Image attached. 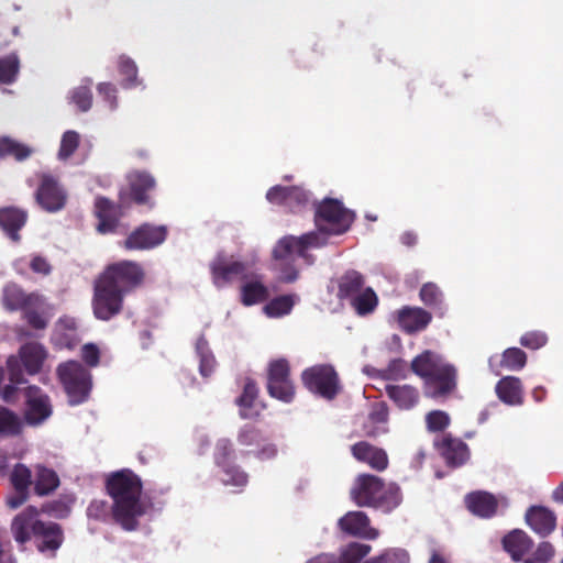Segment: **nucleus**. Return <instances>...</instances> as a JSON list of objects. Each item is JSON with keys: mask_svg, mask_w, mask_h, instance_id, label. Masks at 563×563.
<instances>
[{"mask_svg": "<svg viewBox=\"0 0 563 563\" xmlns=\"http://www.w3.org/2000/svg\"><path fill=\"white\" fill-rule=\"evenodd\" d=\"M355 213L333 198H324L314 206V224L317 231H311L300 236L288 235L280 239L274 247L277 258H285L296 251L307 264L313 263L309 249H318L327 245L328 235H341L349 231L354 222Z\"/></svg>", "mask_w": 563, "mask_h": 563, "instance_id": "obj_1", "label": "nucleus"}, {"mask_svg": "<svg viewBox=\"0 0 563 563\" xmlns=\"http://www.w3.org/2000/svg\"><path fill=\"white\" fill-rule=\"evenodd\" d=\"M143 266L134 261L109 264L95 282L92 311L96 319L109 321L123 310L124 298L142 286Z\"/></svg>", "mask_w": 563, "mask_h": 563, "instance_id": "obj_2", "label": "nucleus"}, {"mask_svg": "<svg viewBox=\"0 0 563 563\" xmlns=\"http://www.w3.org/2000/svg\"><path fill=\"white\" fill-rule=\"evenodd\" d=\"M106 490L112 498V517L125 531L139 528V518L146 507L141 500L143 484L139 475L129 468L111 473L106 479Z\"/></svg>", "mask_w": 563, "mask_h": 563, "instance_id": "obj_3", "label": "nucleus"}, {"mask_svg": "<svg viewBox=\"0 0 563 563\" xmlns=\"http://www.w3.org/2000/svg\"><path fill=\"white\" fill-rule=\"evenodd\" d=\"M410 369L422 380L423 395L431 399H446L457 388V369L442 355L424 350L415 356Z\"/></svg>", "mask_w": 563, "mask_h": 563, "instance_id": "obj_4", "label": "nucleus"}, {"mask_svg": "<svg viewBox=\"0 0 563 563\" xmlns=\"http://www.w3.org/2000/svg\"><path fill=\"white\" fill-rule=\"evenodd\" d=\"M350 498L358 507L390 514L402 503V493L396 483H385L376 475L363 473L355 477Z\"/></svg>", "mask_w": 563, "mask_h": 563, "instance_id": "obj_5", "label": "nucleus"}, {"mask_svg": "<svg viewBox=\"0 0 563 563\" xmlns=\"http://www.w3.org/2000/svg\"><path fill=\"white\" fill-rule=\"evenodd\" d=\"M46 351L37 342H27L19 349L18 355H11L7 360V371L9 380L14 384H25L24 372L29 375H35L41 372Z\"/></svg>", "mask_w": 563, "mask_h": 563, "instance_id": "obj_6", "label": "nucleus"}, {"mask_svg": "<svg viewBox=\"0 0 563 563\" xmlns=\"http://www.w3.org/2000/svg\"><path fill=\"white\" fill-rule=\"evenodd\" d=\"M57 375L71 405L87 400L92 385L91 374L82 364L76 361L59 364Z\"/></svg>", "mask_w": 563, "mask_h": 563, "instance_id": "obj_7", "label": "nucleus"}, {"mask_svg": "<svg viewBox=\"0 0 563 563\" xmlns=\"http://www.w3.org/2000/svg\"><path fill=\"white\" fill-rule=\"evenodd\" d=\"M301 380L309 391L327 400H333L341 391L339 375L329 364L306 368L301 374Z\"/></svg>", "mask_w": 563, "mask_h": 563, "instance_id": "obj_8", "label": "nucleus"}, {"mask_svg": "<svg viewBox=\"0 0 563 563\" xmlns=\"http://www.w3.org/2000/svg\"><path fill=\"white\" fill-rule=\"evenodd\" d=\"M267 391L269 396L284 402H290L294 399L295 387L290 379V366L287 360L278 358L269 363Z\"/></svg>", "mask_w": 563, "mask_h": 563, "instance_id": "obj_9", "label": "nucleus"}, {"mask_svg": "<svg viewBox=\"0 0 563 563\" xmlns=\"http://www.w3.org/2000/svg\"><path fill=\"white\" fill-rule=\"evenodd\" d=\"M125 205V192H119V203L107 197L98 196L93 203V214L98 220L97 232L100 234L114 233L123 216L122 207Z\"/></svg>", "mask_w": 563, "mask_h": 563, "instance_id": "obj_10", "label": "nucleus"}, {"mask_svg": "<svg viewBox=\"0 0 563 563\" xmlns=\"http://www.w3.org/2000/svg\"><path fill=\"white\" fill-rule=\"evenodd\" d=\"M37 205L47 212H57L66 206L67 192L58 179L51 174H42L35 191Z\"/></svg>", "mask_w": 563, "mask_h": 563, "instance_id": "obj_11", "label": "nucleus"}, {"mask_svg": "<svg viewBox=\"0 0 563 563\" xmlns=\"http://www.w3.org/2000/svg\"><path fill=\"white\" fill-rule=\"evenodd\" d=\"M166 225L143 223L135 228L124 240L123 247L128 251L151 250L161 245L167 238Z\"/></svg>", "mask_w": 563, "mask_h": 563, "instance_id": "obj_12", "label": "nucleus"}, {"mask_svg": "<svg viewBox=\"0 0 563 563\" xmlns=\"http://www.w3.org/2000/svg\"><path fill=\"white\" fill-rule=\"evenodd\" d=\"M234 450L228 439H220L216 444L214 462L222 468L224 477L222 483L235 487H244L249 483V475L239 466L230 464Z\"/></svg>", "mask_w": 563, "mask_h": 563, "instance_id": "obj_13", "label": "nucleus"}, {"mask_svg": "<svg viewBox=\"0 0 563 563\" xmlns=\"http://www.w3.org/2000/svg\"><path fill=\"white\" fill-rule=\"evenodd\" d=\"M238 442L247 448L244 455L253 454L258 460H271L276 456V445L268 442L263 432L254 426L246 424L239 431Z\"/></svg>", "mask_w": 563, "mask_h": 563, "instance_id": "obj_14", "label": "nucleus"}, {"mask_svg": "<svg viewBox=\"0 0 563 563\" xmlns=\"http://www.w3.org/2000/svg\"><path fill=\"white\" fill-rule=\"evenodd\" d=\"M24 418L29 424H40L52 415V405L49 401V397L40 387H26L24 389Z\"/></svg>", "mask_w": 563, "mask_h": 563, "instance_id": "obj_15", "label": "nucleus"}, {"mask_svg": "<svg viewBox=\"0 0 563 563\" xmlns=\"http://www.w3.org/2000/svg\"><path fill=\"white\" fill-rule=\"evenodd\" d=\"M129 185V196L131 200L139 206L154 207L151 194L156 188L155 178L145 170H132L126 176Z\"/></svg>", "mask_w": 563, "mask_h": 563, "instance_id": "obj_16", "label": "nucleus"}, {"mask_svg": "<svg viewBox=\"0 0 563 563\" xmlns=\"http://www.w3.org/2000/svg\"><path fill=\"white\" fill-rule=\"evenodd\" d=\"M338 527L347 536L366 540H375L379 532L371 527L369 517L361 510L349 511L338 521Z\"/></svg>", "mask_w": 563, "mask_h": 563, "instance_id": "obj_17", "label": "nucleus"}, {"mask_svg": "<svg viewBox=\"0 0 563 563\" xmlns=\"http://www.w3.org/2000/svg\"><path fill=\"white\" fill-rule=\"evenodd\" d=\"M33 539L38 552L54 558L64 542V532L58 523L41 520Z\"/></svg>", "mask_w": 563, "mask_h": 563, "instance_id": "obj_18", "label": "nucleus"}, {"mask_svg": "<svg viewBox=\"0 0 563 563\" xmlns=\"http://www.w3.org/2000/svg\"><path fill=\"white\" fill-rule=\"evenodd\" d=\"M210 271L213 283L219 288L231 283L236 277L241 279L247 277V266L244 262L228 260L223 254H219L211 262Z\"/></svg>", "mask_w": 563, "mask_h": 563, "instance_id": "obj_19", "label": "nucleus"}, {"mask_svg": "<svg viewBox=\"0 0 563 563\" xmlns=\"http://www.w3.org/2000/svg\"><path fill=\"white\" fill-rule=\"evenodd\" d=\"M266 199L271 203L284 206L290 211H297L308 203L309 195L299 186L276 185L268 189Z\"/></svg>", "mask_w": 563, "mask_h": 563, "instance_id": "obj_20", "label": "nucleus"}, {"mask_svg": "<svg viewBox=\"0 0 563 563\" xmlns=\"http://www.w3.org/2000/svg\"><path fill=\"white\" fill-rule=\"evenodd\" d=\"M434 446L450 467H460L466 463L470 457V450L461 439L452 437L450 433L443 434L435 440Z\"/></svg>", "mask_w": 563, "mask_h": 563, "instance_id": "obj_21", "label": "nucleus"}, {"mask_svg": "<svg viewBox=\"0 0 563 563\" xmlns=\"http://www.w3.org/2000/svg\"><path fill=\"white\" fill-rule=\"evenodd\" d=\"M351 453L355 460L367 464L374 471L383 472L388 467L389 460L386 451L367 441L354 443L351 446Z\"/></svg>", "mask_w": 563, "mask_h": 563, "instance_id": "obj_22", "label": "nucleus"}, {"mask_svg": "<svg viewBox=\"0 0 563 563\" xmlns=\"http://www.w3.org/2000/svg\"><path fill=\"white\" fill-rule=\"evenodd\" d=\"M431 320V313L420 307H404L397 316L399 327L409 334L424 330Z\"/></svg>", "mask_w": 563, "mask_h": 563, "instance_id": "obj_23", "label": "nucleus"}, {"mask_svg": "<svg viewBox=\"0 0 563 563\" xmlns=\"http://www.w3.org/2000/svg\"><path fill=\"white\" fill-rule=\"evenodd\" d=\"M37 514L33 509H26L16 515L11 522V533L19 544H25L34 538L40 523Z\"/></svg>", "mask_w": 563, "mask_h": 563, "instance_id": "obj_24", "label": "nucleus"}, {"mask_svg": "<svg viewBox=\"0 0 563 563\" xmlns=\"http://www.w3.org/2000/svg\"><path fill=\"white\" fill-rule=\"evenodd\" d=\"M27 212L16 207L0 208V228L13 241L21 240L20 230L25 225Z\"/></svg>", "mask_w": 563, "mask_h": 563, "instance_id": "obj_25", "label": "nucleus"}, {"mask_svg": "<svg viewBox=\"0 0 563 563\" xmlns=\"http://www.w3.org/2000/svg\"><path fill=\"white\" fill-rule=\"evenodd\" d=\"M526 521L541 537L549 536L556 527L554 512L542 506L530 507L526 514Z\"/></svg>", "mask_w": 563, "mask_h": 563, "instance_id": "obj_26", "label": "nucleus"}, {"mask_svg": "<svg viewBox=\"0 0 563 563\" xmlns=\"http://www.w3.org/2000/svg\"><path fill=\"white\" fill-rule=\"evenodd\" d=\"M495 393L498 399L508 406L523 404V386L521 379L516 376L500 378L495 386Z\"/></svg>", "mask_w": 563, "mask_h": 563, "instance_id": "obj_27", "label": "nucleus"}, {"mask_svg": "<svg viewBox=\"0 0 563 563\" xmlns=\"http://www.w3.org/2000/svg\"><path fill=\"white\" fill-rule=\"evenodd\" d=\"M385 393L400 410H410L415 408L420 399L418 388L408 384L386 385Z\"/></svg>", "mask_w": 563, "mask_h": 563, "instance_id": "obj_28", "label": "nucleus"}, {"mask_svg": "<svg viewBox=\"0 0 563 563\" xmlns=\"http://www.w3.org/2000/svg\"><path fill=\"white\" fill-rule=\"evenodd\" d=\"M465 503L472 514L482 518L493 517L498 507L496 497L487 492L471 493L466 496Z\"/></svg>", "mask_w": 563, "mask_h": 563, "instance_id": "obj_29", "label": "nucleus"}, {"mask_svg": "<svg viewBox=\"0 0 563 563\" xmlns=\"http://www.w3.org/2000/svg\"><path fill=\"white\" fill-rule=\"evenodd\" d=\"M503 547L510 558L519 562L532 549L533 541L522 530H512L503 538Z\"/></svg>", "mask_w": 563, "mask_h": 563, "instance_id": "obj_30", "label": "nucleus"}, {"mask_svg": "<svg viewBox=\"0 0 563 563\" xmlns=\"http://www.w3.org/2000/svg\"><path fill=\"white\" fill-rule=\"evenodd\" d=\"M365 288L364 276L356 271L345 272L338 280V298L353 300Z\"/></svg>", "mask_w": 563, "mask_h": 563, "instance_id": "obj_31", "label": "nucleus"}, {"mask_svg": "<svg viewBox=\"0 0 563 563\" xmlns=\"http://www.w3.org/2000/svg\"><path fill=\"white\" fill-rule=\"evenodd\" d=\"M527 354L519 347H508L500 355V361L495 364L493 358L489 365L496 375L500 374V369L520 371L526 366Z\"/></svg>", "mask_w": 563, "mask_h": 563, "instance_id": "obj_32", "label": "nucleus"}, {"mask_svg": "<svg viewBox=\"0 0 563 563\" xmlns=\"http://www.w3.org/2000/svg\"><path fill=\"white\" fill-rule=\"evenodd\" d=\"M59 486L56 472L43 465L35 467L34 492L37 496H46Z\"/></svg>", "mask_w": 563, "mask_h": 563, "instance_id": "obj_33", "label": "nucleus"}, {"mask_svg": "<svg viewBox=\"0 0 563 563\" xmlns=\"http://www.w3.org/2000/svg\"><path fill=\"white\" fill-rule=\"evenodd\" d=\"M33 154V148L9 136H0V157L11 156L18 162L27 159Z\"/></svg>", "mask_w": 563, "mask_h": 563, "instance_id": "obj_34", "label": "nucleus"}, {"mask_svg": "<svg viewBox=\"0 0 563 563\" xmlns=\"http://www.w3.org/2000/svg\"><path fill=\"white\" fill-rule=\"evenodd\" d=\"M268 296V288L260 280L247 282L241 287V302L246 307L263 302Z\"/></svg>", "mask_w": 563, "mask_h": 563, "instance_id": "obj_35", "label": "nucleus"}, {"mask_svg": "<svg viewBox=\"0 0 563 563\" xmlns=\"http://www.w3.org/2000/svg\"><path fill=\"white\" fill-rule=\"evenodd\" d=\"M372 551V547L366 543L350 542L340 548L336 563H361Z\"/></svg>", "mask_w": 563, "mask_h": 563, "instance_id": "obj_36", "label": "nucleus"}, {"mask_svg": "<svg viewBox=\"0 0 563 563\" xmlns=\"http://www.w3.org/2000/svg\"><path fill=\"white\" fill-rule=\"evenodd\" d=\"M29 296L16 285H7L3 288L2 303L5 309L15 311L19 309H25L29 306Z\"/></svg>", "mask_w": 563, "mask_h": 563, "instance_id": "obj_37", "label": "nucleus"}, {"mask_svg": "<svg viewBox=\"0 0 563 563\" xmlns=\"http://www.w3.org/2000/svg\"><path fill=\"white\" fill-rule=\"evenodd\" d=\"M196 352L199 356V372L201 376L209 377L214 372L217 361L205 336H200L197 340Z\"/></svg>", "mask_w": 563, "mask_h": 563, "instance_id": "obj_38", "label": "nucleus"}, {"mask_svg": "<svg viewBox=\"0 0 563 563\" xmlns=\"http://www.w3.org/2000/svg\"><path fill=\"white\" fill-rule=\"evenodd\" d=\"M350 305L358 316H366L376 309L378 305V297L373 288L365 287L353 300L350 301Z\"/></svg>", "mask_w": 563, "mask_h": 563, "instance_id": "obj_39", "label": "nucleus"}, {"mask_svg": "<svg viewBox=\"0 0 563 563\" xmlns=\"http://www.w3.org/2000/svg\"><path fill=\"white\" fill-rule=\"evenodd\" d=\"M258 396V388L253 379H246L243 393L238 398L236 402L240 406L241 417L244 419L252 418L254 412L252 411L255 400Z\"/></svg>", "mask_w": 563, "mask_h": 563, "instance_id": "obj_40", "label": "nucleus"}, {"mask_svg": "<svg viewBox=\"0 0 563 563\" xmlns=\"http://www.w3.org/2000/svg\"><path fill=\"white\" fill-rule=\"evenodd\" d=\"M421 301L433 310H443L444 296L439 286L434 283H426L419 291Z\"/></svg>", "mask_w": 563, "mask_h": 563, "instance_id": "obj_41", "label": "nucleus"}, {"mask_svg": "<svg viewBox=\"0 0 563 563\" xmlns=\"http://www.w3.org/2000/svg\"><path fill=\"white\" fill-rule=\"evenodd\" d=\"M294 305V296H278L264 306V312L271 318H279L288 314L292 310Z\"/></svg>", "mask_w": 563, "mask_h": 563, "instance_id": "obj_42", "label": "nucleus"}, {"mask_svg": "<svg viewBox=\"0 0 563 563\" xmlns=\"http://www.w3.org/2000/svg\"><path fill=\"white\" fill-rule=\"evenodd\" d=\"M21 432V422L16 413L0 406V437H12Z\"/></svg>", "mask_w": 563, "mask_h": 563, "instance_id": "obj_43", "label": "nucleus"}, {"mask_svg": "<svg viewBox=\"0 0 563 563\" xmlns=\"http://www.w3.org/2000/svg\"><path fill=\"white\" fill-rule=\"evenodd\" d=\"M9 479L14 490L29 492L32 485V472L26 465L16 463L9 474Z\"/></svg>", "mask_w": 563, "mask_h": 563, "instance_id": "obj_44", "label": "nucleus"}, {"mask_svg": "<svg viewBox=\"0 0 563 563\" xmlns=\"http://www.w3.org/2000/svg\"><path fill=\"white\" fill-rule=\"evenodd\" d=\"M20 60L15 54H10L0 59V82L12 84L19 73Z\"/></svg>", "mask_w": 563, "mask_h": 563, "instance_id": "obj_45", "label": "nucleus"}, {"mask_svg": "<svg viewBox=\"0 0 563 563\" xmlns=\"http://www.w3.org/2000/svg\"><path fill=\"white\" fill-rule=\"evenodd\" d=\"M118 68L120 75L124 77L122 86L124 88L135 87L137 81V67L135 63L126 56H120L118 62Z\"/></svg>", "mask_w": 563, "mask_h": 563, "instance_id": "obj_46", "label": "nucleus"}, {"mask_svg": "<svg viewBox=\"0 0 563 563\" xmlns=\"http://www.w3.org/2000/svg\"><path fill=\"white\" fill-rule=\"evenodd\" d=\"M276 261H279L280 279L284 283H294L298 278V271L294 265L295 256L301 257L296 251L285 258H277L273 252Z\"/></svg>", "mask_w": 563, "mask_h": 563, "instance_id": "obj_47", "label": "nucleus"}, {"mask_svg": "<svg viewBox=\"0 0 563 563\" xmlns=\"http://www.w3.org/2000/svg\"><path fill=\"white\" fill-rule=\"evenodd\" d=\"M80 136L76 131H66L60 140L58 157L62 159L69 158L78 148Z\"/></svg>", "mask_w": 563, "mask_h": 563, "instance_id": "obj_48", "label": "nucleus"}, {"mask_svg": "<svg viewBox=\"0 0 563 563\" xmlns=\"http://www.w3.org/2000/svg\"><path fill=\"white\" fill-rule=\"evenodd\" d=\"M70 99L80 111H88L92 106V92L90 87L79 86L74 88L70 92Z\"/></svg>", "mask_w": 563, "mask_h": 563, "instance_id": "obj_49", "label": "nucleus"}, {"mask_svg": "<svg viewBox=\"0 0 563 563\" xmlns=\"http://www.w3.org/2000/svg\"><path fill=\"white\" fill-rule=\"evenodd\" d=\"M426 423L429 431L440 432L450 424V417L445 411L432 410L427 413Z\"/></svg>", "mask_w": 563, "mask_h": 563, "instance_id": "obj_50", "label": "nucleus"}, {"mask_svg": "<svg viewBox=\"0 0 563 563\" xmlns=\"http://www.w3.org/2000/svg\"><path fill=\"white\" fill-rule=\"evenodd\" d=\"M554 547L550 542L543 541L538 545L532 556L526 559L523 563H548L554 556Z\"/></svg>", "mask_w": 563, "mask_h": 563, "instance_id": "obj_51", "label": "nucleus"}, {"mask_svg": "<svg viewBox=\"0 0 563 563\" xmlns=\"http://www.w3.org/2000/svg\"><path fill=\"white\" fill-rule=\"evenodd\" d=\"M547 342L548 336L540 331L527 332L520 338V344L531 350L540 349L545 345Z\"/></svg>", "mask_w": 563, "mask_h": 563, "instance_id": "obj_52", "label": "nucleus"}, {"mask_svg": "<svg viewBox=\"0 0 563 563\" xmlns=\"http://www.w3.org/2000/svg\"><path fill=\"white\" fill-rule=\"evenodd\" d=\"M383 563H409V553L399 548L386 549L379 554Z\"/></svg>", "mask_w": 563, "mask_h": 563, "instance_id": "obj_53", "label": "nucleus"}, {"mask_svg": "<svg viewBox=\"0 0 563 563\" xmlns=\"http://www.w3.org/2000/svg\"><path fill=\"white\" fill-rule=\"evenodd\" d=\"M388 379H404L407 377L406 362L401 358L391 360L385 371Z\"/></svg>", "mask_w": 563, "mask_h": 563, "instance_id": "obj_54", "label": "nucleus"}, {"mask_svg": "<svg viewBox=\"0 0 563 563\" xmlns=\"http://www.w3.org/2000/svg\"><path fill=\"white\" fill-rule=\"evenodd\" d=\"M87 516L98 521H104L108 517V503L104 500H92L87 508Z\"/></svg>", "mask_w": 563, "mask_h": 563, "instance_id": "obj_55", "label": "nucleus"}, {"mask_svg": "<svg viewBox=\"0 0 563 563\" xmlns=\"http://www.w3.org/2000/svg\"><path fill=\"white\" fill-rule=\"evenodd\" d=\"M81 357L88 366L95 367L99 364L100 351L96 344L87 343L81 349Z\"/></svg>", "mask_w": 563, "mask_h": 563, "instance_id": "obj_56", "label": "nucleus"}, {"mask_svg": "<svg viewBox=\"0 0 563 563\" xmlns=\"http://www.w3.org/2000/svg\"><path fill=\"white\" fill-rule=\"evenodd\" d=\"M29 266L33 273L42 276H47L52 272V265L47 258L42 255L32 256Z\"/></svg>", "mask_w": 563, "mask_h": 563, "instance_id": "obj_57", "label": "nucleus"}, {"mask_svg": "<svg viewBox=\"0 0 563 563\" xmlns=\"http://www.w3.org/2000/svg\"><path fill=\"white\" fill-rule=\"evenodd\" d=\"M24 319L33 329L36 330H43L47 325L46 319L40 312L33 309H24Z\"/></svg>", "mask_w": 563, "mask_h": 563, "instance_id": "obj_58", "label": "nucleus"}, {"mask_svg": "<svg viewBox=\"0 0 563 563\" xmlns=\"http://www.w3.org/2000/svg\"><path fill=\"white\" fill-rule=\"evenodd\" d=\"M98 91L104 97L112 108L115 107L117 89L114 85L110 82H101L98 85Z\"/></svg>", "mask_w": 563, "mask_h": 563, "instance_id": "obj_59", "label": "nucleus"}, {"mask_svg": "<svg viewBox=\"0 0 563 563\" xmlns=\"http://www.w3.org/2000/svg\"><path fill=\"white\" fill-rule=\"evenodd\" d=\"M27 490H14V494L8 496L5 503L11 509H16L27 500Z\"/></svg>", "mask_w": 563, "mask_h": 563, "instance_id": "obj_60", "label": "nucleus"}, {"mask_svg": "<svg viewBox=\"0 0 563 563\" xmlns=\"http://www.w3.org/2000/svg\"><path fill=\"white\" fill-rule=\"evenodd\" d=\"M19 384H14L10 382V384L5 385L1 389V398L9 404L15 402L18 400V393H19Z\"/></svg>", "mask_w": 563, "mask_h": 563, "instance_id": "obj_61", "label": "nucleus"}, {"mask_svg": "<svg viewBox=\"0 0 563 563\" xmlns=\"http://www.w3.org/2000/svg\"><path fill=\"white\" fill-rule=\"evenodd\" d=\"M306 563H336V555L333 553H321L311 558Z\"/></svg>", "mask_w": 563, "mask_h": 563, "instance_id": "obj_62", "label": "nucleus"}, {"mask_svg": "<svg viewBox=\"0 0 563 563\" xmlns=\"http://www.w3.org/2000/svg\"><path fill=\"white\" fill-rule=\"evenodd\" d=\"M402 244L413 246L417 243V235L412 232H405L400 238Z\"/></svg>", "mask_w": 563, "mask_h": 563, "instance_id": "obj_63", "label": "nucleus"}, {"mask_svg": "<svg viewBox=\"0 0 563 563\" xmlns=\"http://www.w3.org/2000/svg\"><path fill=\"white\" fill-rule=\"evenodd\" d=\"M429 563H449V560L444 556V554L433 550L429 559Z\"/></svg>", "mask_w": 563, "mask_h": 563, "instance_id": "obj_64", "label": "nucleus"}]
</instances>
